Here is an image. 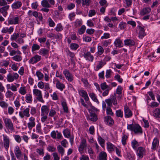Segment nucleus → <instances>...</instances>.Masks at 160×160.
I'll return each instance as SVG.
<instances>
[{"label":"nucleus","mask_w":160,"mask_h":160,"mask_svg":"<svg viewBox=\"0 0 160 160\" xmlns=\"http://www.w3.org/2000/svg\"><path fill=\"white\" fill-rule=\"evenodd\" d=\"M0 13L5 17L8 15V11L9 9L10 6L7 5V2L5 0H0Z\"/></svg>","instance_id":"f257e3e1"},{"label":"nucleus","mask_w":160,"mask_h":160,"mask_svg":"<svg viewBox=\"0 0 160 160\" xmlns=\"http://www.w3.org/2000/svg\"><path fill=\"white\" fill-rule=\"evenodd\" d=\"M127 129L134 132L135 134H140L142 133L141 127L138 124H128L127 125Z\"/></svg>","instance_id":"f03ea898"},{"label":"nucleus","mask_w":160,"mask_h":160,"mask_svg":"<svg viewBox=\"0 0 160 160\" xmlns=\"http://www.w3.org/2000/svg\"><path fill=\"white\" fill-rule=\"evenodd\" d=\"M50 111L49 107L47 105H43L41 108V120L42 122H44L48 118V115Z\"/></svg>","instance_id":"7ed1b4c3"},{"label":"nucleus","mask_w":160,"mask_h":160,"mask_svg":"<svg viewBox=\"0 0 160 160\" xmlns=\"http://www.w3.org/2000/svg\"><path fill=\"white\" fill-rule=\"evenodd\" d=\"M20 22V17L15 15L9 18L8 21V25H16L18 24Z\"/></svg>","instance_id":"20e7f679"},{"label":"nucleus","mask_w":160,"mask_h":160,"mask_svg":"<svg viewBox=\"0 0 160 160\" xmlns=\"http://www.w3.org/2000/svg\"><path fill=\"white\" fill-rule=\"evenodd\" d=\"M32 92L33 95L36 97V98L38 101L42 103L44 102L42 98V91L38 89H34L33 90Z\"/></svg>","instance_id":"39448f33"},{"label":"nucleus","mask_w":160,"mask_h":160,"mask_svg":"<svg viewBox=\"0 0 160 160\" xmlns=\"http://www.w3.org/2000/svg\"><path fill=\"white\" fill-rule=\"evenodd\" d=\"M30 107L31 106H29L28 107L24 108L23 111H21L19 112V116L21 118H23L24 117L27 118L30 117Z\"/></svg>","instance_id":"423d86ee"},{"label":"nucleus","mask_w":160,"mask_h":160,"mask_svg":"<svg viewBox=\"0 0 160 160\" xmlns=\"http://www.w3.org/2000/svg\"><path fill=\"white\" fill-rule=\"evenodd\" d=\"M3 120L6 127L10 130L13 131L14 129V126L11 120L8 118H3Z\"/></svg>","instance_id":"0eeeda50"},{"label":"nucleus","mask_w":160,"mask_h":160,"mask_svg":"<svg viewBox=\"0 0 160 160\" xmlns=\"http://www.w3.org/2000/svg\"><path fill=\"white\" fill-rule=\"evenodd\" d=\"M18 77L19 75L17 73H9L7 76V79L8 82H12L18 79Z\"/></svg>","instance_id":"6e6552de"},{"label":"nucleus","mask_w":160,"mask_h":160,"mask_svg":"<svg viewBox=\"0 0 160 160\" xmlns=\"http://www.w3.org/2000/svg\"><path fill=\"white\" fill-rule=\"evenodd\" d=\"M35 118L32 117H31L29 118L28 122L27 123V125L29 130H31L32 128L35 126Z\"/></svg>","instance_id":"1a4fd4ad"},{"label":"nucleus","mask_w":160,"mask_h":160,"mask_svg":"<svg viewBox=\"0 0 160 160\" xmlns=\"http://www.w3.org/2000/svg\"><path fill=\"white\" fill-rule=\"evenodd\" d=\"M28 14L30 16H34L36 18H38L40 21L42 20V15L36 11H32L31 10H30L28 12Z\"/></svg>","instance_id":"9d476101"},{"label":"nucleus","mask_w":160,"mask_h":160,"mask_svg":"<svg viewBox=\"0 0 160 160\" xmlns=\"http://www.w3.org/2000/svg\"><path fill=\"white\" fill-rule=\"evenodd\" d=\"M42 57L41 56L36 55L30 59L28 61V62L30 64H34L40 61Z\"/></svg>","instance_id":"9b49d317"},{"label":"nucleus","mask_w":160,"mask_h":160,"mask_svg":"<svg viewBox=\"0 0 160 160\" xmlns=\"http://www.w3.org/2000/svg\"><path fill=\"white\" fill-rule=\"evenodd\" d=\"M87 146L86 141L85 139L82 138L80 144L78 147V150L81 154L83 153L84 148Z\"/></svg>","instance_id":"f8f14e48"},{"label":"nucleus","mask_w":160,"mask_h":160,"mask_svg":"<svg viewBox=\"0 0 160 160\" xmlns=\"http://www.w3.org/2000/svg\"><path fill=\"white\" fill-rule=\"evenodd\" d=\"M3 145L5 149L8 150L10 144V139L9 137L7 135L3 134Z\"/></svg>","instance_id":"ddd939ff"},{"label":"nucleus","mask_w":160,"mask_h":160,"mask_svg":"<svg viewBox=\"0 0 160 160\" xmlns=\"http://www.w3.org/2000/svg\"><path fill=\"white\" fill-rule=\"evenodd\" d=\"M63 74L65 77L66 79L69 81L71 82L73 81V76L69 71L65 69L63 71Z\"/></svg>","instance_id":"4468645a"},{"label":"nucleus","mask_w":160,"mask_h":160,"mask_svg":"<svg viewBox=\"0 0 160 160\" xmlns=\"http://www.w3.org/2000/svg\"><path fill=\"white\" fill-rule=\"evenodd\" d=\"M145 149L144 148L141 147L138 148L137 151V154L140 158H142L143 156L145 154Z\"/></svg>","instance_id":"2eb2a0df"},{"label":"nucleus","mask_w":160,"mask_h":160,"mask_svg":"<svg viewBox=\"0 0 160 160\" xmlns=\"http://www.w3.org/2000/svg\"><path fill=\"white\" fill-rule=\"evenodd\" d=\"M83 56L85 60L90 62H92L94 59V57L91 54L89 51L84 53Z\"/></svg>","instance_id":"dca6fc26"},{"label":"nucleus","mask_w":160,"mask_h":160,"mask_svg":"<svg viewBox=\"0 0 160 160\" xmlns=\"http://www.w3.org/2000/svg\"><path fill=\"white\" fill-rule=\"evenodd\" d=\"M56 86V88L61 91H62L65 88V85L61 82L58 79H55Z\"/></svg>","instance_id":"f3484780"},{"label":"nucleus","mask_w":160,"mask_h":160,"mask_svg":"<svg viewBox=\"0 0 160 160\" xmlns=\"http://www.w3.org/2000/svg\"><path fill=\"white\" fill-rule=\"evenodd\" d=\"M61 102L64 112L66 113H68L69 111L66 100L64 98H62Z\"/></svg>","instance_id":"a211bd4d"},{"label":"nucleus","mask_w":160,"mask_h":160,"mask_svg":"<svg viewBox=\"0 0 160 160\" xmlns=\"http://www.w3.org/2000/svg\"><path fill=\"white\" fill-rule=\"evenodd\" d=\"M14 152L18 159H20L22 155V152L20 149L19 147L18 146H16L15 147L14 149Z\"/></svg>","instance_id":"6ab92c4d"},{"label":"nucleus","mask_w":160,"mask_h":160,"mask_svg":"<svg viewBox=\"0 0 160 160\" xmlns=\"http://www.w3.org/2000/svg\"><path fill=\"white\" fill-rule=\"evenodd\" d=\"M125 117L126 118H128L131 117L132 115V112L129 109L127 105L124 107Z\"/></svg>","instance_id":"aec40b11"},{"label":"nucleus","mask_w":160,"mask_h":160,"mask_svg":"<svg viewBox=\"0 0 160 160\" xmlns=\"http://www.w3.org/2000/svg\"><path fill=\"white\" fill-rule=\"evenodd\" d=\"M159 144V141L158 139L156 137L154 138L152 143L151 149L153 150H156Z\"/></svg>","instance_id":"412c9836"},{"label":"nucleus","mask_w":160,"mask_h":160,"mask_svg":"<svg viewBox=\"0 0 160 160\" xmlns=\"http://www.w3.org/2000/svg\"><path fill=\"white\" fill-rule=\"evenodd\" d=\"M79 94L84 98L86 101H88L89 100L87 92L84 90H81L78 91Z\"/></svg>","instance_id":"4be33fe9"},{"label":"nucleus","mask_w":160,"mask_h":160,"mask_svg":"<svg viewBox=\"0 0 160 160\" xmlns=\"http://www.w3.org/2000/svg\"><path fill=\"white\" fill-rule=\"evenodd\" d=\"M138 37L140 39H142L143 37L146 35V33L145 32L144 28L140 26H138Z\"/></svg>","instance_id":"5701e85b"},{"label":"nucleus","mask_w":160,"mask_h":160,"mask_svg":"<svg viewBox=\"0 0 160 160\" xmlns=\"http://www.w3.org/2000/svg\"><path fill=\"white\" fill-rule=\"evenodd\" d=\"M104 120L107 124L110 126L112 125L114 123L113 120L110 116H107L105 117L104 118Z\"/></svg>","instance_id":"b1692460"},{"label":"nucleus","mask_w":160,"mask_h":160,"mask_svg":"<svg viewBox=\"0 0 160 160\" xmlns=\"http://www.w3.org/2000/svg\"><path fill=\"white\" fill-rule=\"evenodd\" d=\"M22 3L21 2L17 1L14 2L12 4L11 7L13 9H18L22 6Z\"/></svg>","instance_id":"393cba45"},{"label":"nucleus","mask_w":160,"mask_h":160,"mask_svg":"<svg viewBox=\"0 0 160 160\" xmlns=\"http://www.w3.org/2000/svg\"><path fill=\"white\" fill-rule=\"evenodd\" d=\"M114 45L116 47L119 48H121L123 47L122 42L119 38H116L114 42Z\"/></svg>","instance_id":"a878e982"},{"label":"nucleus","mask_w":160,"mask_h":160,"mask_svg":"<svg viewBox=\"0 0 160 160\" xmlns=\"http://www.w3.org/2000/svg\"><path fill=\"white\" fill-rule=\"evenodd\" d=\"M124 45L125 46L131 47L135 45V42L132 39H127L124 41Z\"/></svg>","instance_id":"bb28decb"},{"label":"nucleus","mask_w":160,"mask_h":160,"mask_svg":"<svg viewBox=\"0 0 160 160\" xmlns=\"http://www.w3.org/2000/svg\"><path fill=\"white\" fill-rule=\"evenodd\" d=\"M107 149L109 152H112L114 151L116 147L110 142H107Z\"/></svg>","instance_id":"cd10ccee"},{"label":"nucleus","mask_w":160,"mask_h":160,"mask_svg":"<svg viewBox=\"0 0 160 160\" xmlns=\"http://www.w3.org/2000/svg\"><path fill=\"white\" fill-rule=\"evenodd\" d=\"M41 4L42 6L44 8H50L51 6L49 4L48 0H43L41 2Z\"/></svg>","instance_id":"c85d7f7f"},{"label":"nucleus","mask_w":160,"mask_h":160,"mask_svg":"<svg viewBox=\"0 0 160 160\" xmlns=\"http://www.w3.org/2000/svg\"><path fill=\"white\" fill-rule=\"evenodd\" d=\"M89 95L92 99L94 102H96L97 104H98L99 102L97 98L96 95L93 92L90 93Z\"/></svg>","instance_id":"c756f323"},{"label":"nucleus","mask_w":160,"mask_h":160,"mask_svg":"<svg viewBox=\"0 0 160 160\" xmlns=\"http://www.w3.org/2000/svg\"><path fill=\"white\" fill-rule=\"evenodd\" d=\"M153 115L154 117L158 118H160V108H156L153 111Z\"/></svg>","instance_id":"7c9ffc66"},{"label":"nucleus","mask_w":160,"mask_h":160,"mask_svg":"<svg viewBox=\"0 0 160 160\" xmlns=\"http://www.w3.org/2000/svg\"><path fill=\"white\" fill-rule=\"evenodd\" d=\"M151 11V9L150 8H145L141 11L140 14L142 15H144L150 13Z\"/></svg>","instance_id":"2f4dec72"},{"label":"nucleus","mask_w":160,"mask_h":160,"mask_svg":"<svg viewBox=\"0 0 160 160\" xmlns=\"http://www.w3.org/2000/svg\"><path fill=\"white\" fill-rule=\"evenodd\" d=\"M89 119L91 121L95 122L97 120V117L96 115L94 113H91L89 117Z\"/></svg>","instance_id":"473e14b6"},{"label":"nucleus","mask_w":160,"mask_h":160,"mask_svg":"<svg viewBox=\"0 0 160 160\" xmlns=\"http://www.w3.org/2000/svg\"><path fill=\"white\" fill-rule=\"evenodd\" d=\"M25 101L27 103H30L32 101V97L31 94H27L25 97Z\"/></svg>","instance_id":"72a5a7b5"},{"label":"nucleus","mask_w":160,"mask_h":160,"mask_svg":"<svg viewBox=\"0 0 160 160\" xmlns=\"http://www.w3.org/2000/svg\"><path fill=\"white\" fill-rule=\"evenodd\" d=\"M19 36V33H14L11 36L10 40L11 41H16L18 39Z\"/></svg>","instance_id":"f704fd0d"},{"label":"nucleus","mask_w":160,"mask_h":160,"mask_svg":"<svg viewBox=\"0 0 160 160\" xmlns=\"http://www.w3.org/2000/svg\"><path fill=\"white\" fill-rule=\"evenodd\" d=\"M63 133L64 136L66 138H69L71 136L70 131L68 128L64 130L63 131Z\"/></svg>","instance_id":"c9c22d12"},{"label":"nucleus","mask_w":160,"mask_h":160,"mask_svg":"<svg viewBox=\"0 0 160 160\" xmlns=\"http://www.w3.org/2000/svg\"><path fill=\"white\" fill-rule=\"evenodd\" d=\"M48 52L49 51L45 48L41 49L39 51V54L43 56H45L48 55Z\"/></svg>","instance_id":"e433bc0d"},{"label":"nucleus","mask_w":160,"mask_h":160,"mask_svg":"<svg viewBox=\"0 0 160 160\" xmlns=\"http://www.w3.org/2000/svg\"><path fill=\"white\" fill-rule=\"evenodd\" d=\"M131 146L134 149L136 150L137 147L139 146L138 143L135 139H134L132 141Z\"/></svg>","instance_id":"4c0bfd02"},{"label":"nucleus","mask_w":160,"mask_h":160,"mask_svg":"<svg viewBox=\"0 0 160 160\" xmlns=\"http://www.w3.org/2000/svg\"><path fill=\"white\" fill-rule=\"evenodd\" d=\"M74 26L76 28L78 27L82 24V21L81 19H77L74 22Z\"/></svg>","instance_id":"58836bf2"},{"label":"nucleus","mask_w":160,"mask_h":160,"mask_svg":"<svg viewBox=\"0 0 160 160\" xmlns=\"http://www.w3.org/2000/svg\"><path fill=\"white\" fill-rule=\"evenodd\" d=\"M98 51L97 52V53L99 55H102L104 52V50L103 48L101 46L99 45L97 47Z\"/></svg>","instance_id":"ea45409f"},{"label":"nucleus","mask_w":160,"mask_h":160,"mask_svg":"<svg viewBox=\"0 0 160 160\" xmlns=\"http://www.w3.org/2000/svg\"><path fill=\"white\" fill-rule=\"evenodd\" d=\"M105 64V63L102 61H100L99 64L97 65L96 67L95 70L98 71L99 69L102 68Z\"/></svg>","instance_id":"a19ab883"},{"label":"nucleus","mask_w":160,"mask_h":160,"mask_svg":"<svg viewBox=\"0 0 160 160\" xmlns=\"http://www.w3.org/2000/svg\"><path fill=\"white\" fill-rule=\"evenodd\" d=\"M40 48V46L39 45L36 44L34 43L32 44V51L34 52L36 51H38L39 50Z\"/></svg>","instance_id":"79ce46f5"},{"label":"nucleus","mask_w":160,"mask_h":160,"mask_svg":"<svg viewBox=\"0 0 160 160\" xmlns=\"http://www.w3.org/2000/svg\"><path fill=\"white\" fill-rule=\"evenodd\" d=\"M18 92L22 95H25L27 93L26 87L24 86L21 87L18 90Z\"/></svg>","instance_id":"37998d69"},{"label":"nucleus","mask_w":160,"mask_h":160,"mask_svg":"<svg viewBox=\"0 0 160 160\" xmlns=\"http://www.w3.org/2000/svg\"><path fill=\"white\" fill-rule=\"evenodd\" d=\"M12 59L17 62H20L22 60V57L21 55H16L12 58Z\"/></svg>","instance_id":"c03bdc74"},{"label":"nucleus","mask_w":160,"mask_h":160,"mask_svg":"<svg viewBox=\"0 0 160 160\" xmlns=\"http://www.w3.org/2000/svg\"><path fill=\"white\" fill-rule=\"evenodd\" d=\"M70 48L72 50H76L79 47V45L76 43H72L70 45Z\"/></svg>","instance_id":"a18cd8bd"},{"label":"nucleus","mask_w":160,"mask_h":160,"mask_svg":"<svg viewBox=\"0 0 160 160\" xmlns=\"http://www.w3.org/2000/svg\"><path fill=\"white\" fill-rule=\"evenodd\" d=\"M57 149L58 152L61 154V156L63 155L64 152V149L60 145H59L57 147Z\"/></svg>","instance_id":"49530a36"},{"label":"nucleus","mask_w":160,"mask_h":160,"mask_svg":"<svg viewBox=\"0 0 160 160\" xmlns=\"http://www.w3.org/2000/svg\"><path fill=\"white\" fill-rule=\"evenodd\" d=\"M86 27L84 25H82L78 29V32L79 34L81 35L83 34L85 32Z\"/></svg>","instance_id":"de8ad7c7"},{"label":"nucleus","mask_w":160,"mask_h":160,"mask_svg":"<svg viewBox=\"0 0 160 160\" xmlns=\"http://www.w3.org/2000/svg\"><path fill=\"white\" fill-rule=\"evenodd\" d=\"M36 74L38 80H41L43 79L44 75L41 72L39 71H37L36 72Z\"/></svg>","instance_id":"09e8293b"},{"label":"nucleus","mask_w":160,"mask_h":160,"mask_svg":"<svg viewBox=\"0 0 160 160\" xmlns=\"http://www.w3.org/2000/svg\"><path fill=\"white\" fill-rule=\"evenodd\" d=\"M101 89L104 90L106 89H108L109 88H111L109 86L107 85L106 82H104L102 83L100 85Z\"/></svg>","instance_id":"8fccbe9b"},{"label":"nucleus","mask_w":160,"mask_h":160,"mask_svg":"<svg viewBox=\"0 0 160 160\" xmlns=\"http://www.w3.org/2000/svg\"><path fill=\"white\" fill-rule=\"evenodd\" d=\"M128 138L127 136L125 134H123L122 137V143L123 145H125L126 144V140Z\"/></svg>","instance_id":"3c124183"},{"label":"nucleus","mask_w":160,"mask_h":160,"mask_svg":"<svg viewBox=\"0 0 160 160\" xmlns=\"http://www.w3.org/2000/svg\"><path fill=\"white\" fill-rule=\"evenodd\" d=\"M15 141L18 143H20L21 141L22 138L19 135H15L13 136Z\"/></svg>","instance_id":"603ef678"},{"label":"nucleus","mask_w":160,"mask_h":160,"mask_svg":"<svg viewBox=\"0 0 160 160\" xmlns=\"http://www.w3.org/2000/svg\"><path fill=\"white\" fill-rule=\"evenodd\" d=\"M9 64V62L6 60H2L0 62V65L2 67H7Z\"/></svg>","instance_id":"864d4df0"},{"label":"nucleus","mask_w":160,"mask_h":160,"mask_svg":"<svg viewBox=\"0 0 160 160\" xmlns=\"http://www.w3.org/2000/svg\"><path fill=\"white\" fill-rule=\"evenodd\" d=\"M98 141L101 146L102 147H104V144L105 142V140L100 136L98 137Z\"/></svg>","instance_id":"5fc2aeb1"},{"label":"nucleus","mask_w":160,"mask_h":160,"mask_svg":"<svg viewBox=\"0 0 160 160\" xmlns=\"http://www.w3.org/2000/svg\"><path fill=\"white\" fill-rule=\"evenodd\" d=\"M36 129L37 133H41L42 132L41 125L40 123H39L36 125Z\"/></svg>","instance_id":"6e6d98bb"},{"label":"nucleus","mask_w":160,"mask_h":160,"mask_svg":"<svg viewBox=\"0 0 160 160\" xmlns=\"http://www.w3.org/2000/svg\"><path fill=\"white\" fill-rule=\"evenodd\" d=\"M55 30L57 32H61L63 30V27L61 23H58L57 25Z\"/></svg>","instance_id":"4d7b16f0"},{"label":"nucleus","mask_w":160,"mask_h":160,"mask_svg":"<svg viewBox=\"0 0 160 160\" xmlns=\"http://www.w3.org/2000/svg\"><path fill=\"white\" fill-rule=\"evenodd\" d=\"M14 93L10 90H8L5 93V96L7 98L12 97Z\"/></svg>","instance_id":"13d9d810"},{"label":"nucleus","mask_w":160,"mask_h":160,"mask_svg":"<svg viewBox=\"0 0 160 160\" xmlns=\"http://www.w3.org/2000/svg\"><path fill=\"white\" fill-rule=\"evenodd\" d=\"M110 35L109 33L108 32H105L103 33V35L101 37V39H107L110 38Z\"/></svg>","instance_id":"bf43d9fd"},{"label":"nucleus","mask_w":160,"mask_h":160,"mask_svg":"<svg viewBox=\"0 0 160 160\" xmlns=\"http://www.w3.org/2000/svg\"><path fill=\"white\" fill-rule=\"evenodd\" d=\"M116 116L118 117L122 118L123 116V112L121 111V110H119L116 111Z\"/></svg>","instance_id":"052dcab7"},{"label":"nucleus","mask_w":160,"mask_h":160,"mask_svg":"<svg viewBox=\"0 0 160 160\" xmlns=\"http://www.w3.org/2000/svg\"><path fill=\"white\" fill-rule=\"evenodd\" d=\"M106 112L107 114L108 115L113 116L114 114L111 108L109 107H107V108L106 109Z\"/></svg>","instance_id":"680f3d73"},{"label":"nucleus","mask_w":160,"mask_h":160,"mask_svg":"<svg viewBox=\"0 0 160 160\" xmlns=\"http://www.w3.org/2000/svg\"><path fill=\"white\" fill-rule=\"evenodd\" d=\"M36 151L39 155L43 156L44 152L43 149L42 148H37L36 150Z\"/></svg>","instance_id":"e2e57ef3"},{"label":"nucleus","mask_w":160,"mask_h":160,"mask_svg":"<svg viewBox=\"0 0 160 160\" xmlns=\"http://www.w3.org/2000/svg\"><path fill=\"white\" fill-rule=\"evenodd\" d=\"M91 2L90 0H82V4L83 6H88Z\"/></svg>","instance_id":"0e129e2a"},{"label":"nucleus","mask_w":160,"mask_h":160,"mask_svg":"<svg viewBox=\"0 0 160 160\" xmlns=\"http://www.w3.org/2000/svg\"><path fill=\"white\" fill-rule=\"evenodd\" d=\"M49 116L51 117H53L56 114V111L53 109H51L49 112Z\"/></svg>","instance_id":"69168bd1"},{"label":"nucleus","mask_w":160,"mask_h":160,"mask_svg":"<svg viewBox=\"0 0 160 160\" xmlns=\"http://www.w3.org/2000/svg\"><path fill=\"white\" fill-rule=\"evenodd\" d=\"M0 106L3 108H7L8 106V104L5 101H0Z\"/></svg>","instance_id":"338daca9"},{"label":"nucleus","mask_w":160,"mask_h":160,"mask_svg":"<svg viewBox=\"0 0 160 160\" xmlns=\"http://www.w3.org/2000/svg\"><path fill=\"white\" fill-rule=\"evenodd\" d=\"M30 114L32 116L34 115L36 113V108L33 107H31Z\"/></svg>","instance_id":"774afa93"}]
</instances>
